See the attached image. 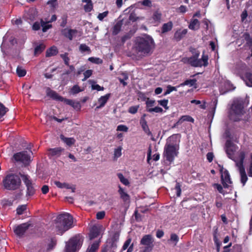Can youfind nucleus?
<instances>
[{
    "mask_svg": "<svg viewBox=\"0 0 252 252\" xmlns=\"http://www.w3.org/2000/svg\"><path fill=\"white\" fill-rule=\"evenodd\" d=\"M155 48L154 41L150 36L138 37L135 39L134 49L140 56L147 57L151 55Z\"/></svg>",
    "mask_w": 252,
    "mask_h": 252,
    "instance_id": "1",
    "label": "nucleus"
},
{
    "mask_svg": "<svg viewBox=\"0 0 252 252\" xmlns=\"http://www.w3.org/2000/svg\"><path fill=\"white\" fill-rule=\"evenodd\" d=\"M16 72L19 77H23L26 74V70L21 66L17 67Z\"/></svg>",
    "mask_w": 252,
    "mask_h": 252,
    "instance_id": "43",
    "label": "nucleus"
},
{
    "mask_svg": "<svg viewBox=\"0 0 252 252\" xmlns=\"http://www.w3.org/2000/svg\"><path fill=\"white\" fill-rule=\"evenodd\" d=\"M248 174L249 177H252V153L251 154L250 164L247 169Z\"/></svg>",
    "mask_w": 252,
    "mask_h": 252,
    "instance_id": "48",
    "label": "nucleus"
},
{
    "mask_svg": "<svg viewBox=\"0 0 252 252\" xmlns=\"http://www.w3.org/2000/svg\"><path fill=\"white\" fill-rule=\"evenodd\" d=\"M177 87H178V86L177 87H172L170 85H168L167 86V90H166V92L164 93V95H166L168 94H169L172 91H176L177 90Z\"/></svg>",
    "mask_w": 252,
    "mask_h": 252,
    "instance_id": "47",
    "label": "nucleus"
},
{
    "mask_svg": "<svg viewBox=\"0 0 252 252\" xmlns=\"http://www.w3.org/2000/svg\"><path fill=\"white\" fill-rule=\"evenodd\" d=\"M168 102V101L167 99H163L158 101V103L165 109H168V107H167Z\"/></svg>",
    "mask_w": 252,
    "mask_h": 252,
    "instance_id": "60",
    "label": "nucleus"
},
{
    "mask_svg": "<svg viewBox=\"0 0 252 252\" xmlns=\"http://www.w3.org/2000/svg\"><path fill=\"white\" fill-rule=\"evenodd\" d=\"M117 176L120 180L121 182L124 185L126 186H127L129 185V183L127 179L125 178L123 175L121 173H118Z\"/></svg>",
    "mask_w": 252,
    "mask_h": 252,
    "instance_id": "42",
    "label": "nucleus"
},
{
    "mask_svg": "<svg viewBox=\"0 0 252 252\" xmlns=\"http://www.w3.org/2000/svg\"><path fill=\"white\" fill-rule=\"evenodd\" d=\"M27 206L26 205H22L18 206L17 208V213L18 215H21L23 213L24 211L26 210Z\"/></svg>",
    "mask_w": 252,
    "mask_h": 252,
    "instance_id": "50",
    "label": "nucleus"
},
{
    "mask_svg": "<svg viewBox=\"0 0 252 252\" xmlns=\"http://www.w3.org/2000/svg\"><path fill=\"white\" fill-rule=\"evenodd\" d=\"M175 189L176 190V195L178 197H179L181 195V185L179 183H177L176 184V186L175 187Z\"/></svg>",
    "mask_w": 252,
    "mask_h": 252,
    "instance_id": "53",
    "label": "nucleus"
},
{
    "mask_svg": "<svg viewBox=\"0 0 252 252\" xmlns=\"http://www.w3.org/2000/svg\"><path fill=\"white\" fill-rule=\"evenodd\" d=\"M105 213L104 211L98 212L96 214V218L98 220L103 219L105 216Z\"/></svg>",
    "mask_w": 252,
    "mask_h": 252,
    "instance_id": "63",
    "label": "nucleus"
},
{
    "mask_svg": "<svg viewBox=\"0 0 252 252\" xmlns=\"http://www.w3.org/2000/svg\"><path fill=\"white\" fill-rule=\"evenodd\" d=\"M235 151V147L234 145L230 141H227L226 142L225 151L229 158H232V156Z\"/></svg>",
    "mask_w": 252,
    "mask_h": 252,
    "instance_id": "17",
    "label": "nucleus"
},
{
    "mask_svg": "<svg viewBox=\"0 0 252 252\" xmlns=\"http://www.w3.org/2000/svg\"><path fill=\"white\" fill-rule=\"evenodd\" d=\"M154 239L150 234L144 235L140 241V247L139 252H151L154 247Z\"/></svg>",
    "mask_w": 252,
    "mask_h": 252,
    "instance_id": "8",
    "label": "nucleus"
},
{
    "mask_svg": "<svg viewBox=\"0 0 252 252\" xmlns=\"http://www.w3.org/2000/svg\"><path fill=\"white\" fill-rule=\"evenodd\" d=\"M45 48V46L43 44H40L37 46L34 49V54L35 55L41 53Z\"/></svg>",
    "mask_w": 252,
    "mask_h": 252,
    "instance_id": "40",
    "label": "nucleus"
},
{
    "mask_svg": "<svg viewBox=\"0 0 252 252\" xmlns=\"http://www.w3.org/2000/svg\"><path fill=\"white\" fill-rule=\"evenodd\" d=\"M58 49L56 47L52 46L46 51V56L47 57L56 55L58 53Z\"/></svg>",
    "mask_w": 252,
    "mask_h": 252,
    "instance_id": "30",
    "label": "nucleus"
},
{
    "mask_svg": "<svg viewBox=\"0 0 252 252\" xmlns=\"http://www.w3.org/2000/svg\"><path fill=\"white\" fill-rule=\"evenodd\" d=\"M82 241L78 237L71 239L66 245V252H75L81 245Z\"/></svg>",
    "mask_w": 252,
    "mask_h": 252,
    "instance_id": "11",
    "label": "nucleus"
},
{
    "mask_svg": "<svg viewBox=\"0 0 252 252\" xmlns=\"http://www.w3.org/2000/svg\"><path fill=\"white\" fill-rule=\"evenodd\" d=\"M104 229L101 225H94L91 228L90 233V238L92 240L97 237Z\"/></svg>",
    "mask_w": 252,
    "mask_h": 252,
    "instance_id": "14",
    "label": "nucleus"
},
{
    "mask_svg": "<svg viewBox=\"0 0 252 252\" xmlns=\"http://www.w3.org/2000/svg\"><path fill=\"white\" fill-rule=\"evenodd\" d=\"M63 101L66 104L72 106L74 108H80V105L79 102H75L71 99L63 98Z\"/></svg>",
    "mask_w": 252,
    "mask_h": 252,
    "instance_id": "32",
    "label": "nucleus"
},
{
    "mask_svg": "<svg viewBox=\"0 0 252 252\" xmlns=\"http://www.w3.org/2000/svg\"><path fill=\"white\" fill-rule=\"evenodd\" d=\"M140 124L144 132L148 135H152V133L149 128L147 122L145 120V119L142 118L140 120Z\"/></svg>",
    "mask_w": 252,
    "mask_h": 252,
    "instance_id": "27",
    "label": "nucleus"
},
{
    "mask_svg": "<svg viewBox=\"0 0 252 252\" xmlns=\"http://www.w3.org/2000/svg\"><path fill=\"white\" fill-rule=\"evenodd\" d=\"M243 37L246 41L247 44L250 47H252V37L250 34L246 32L243 34Z\"/></svg>",
    "mask_w": 252,
    "mask_h": 252,
    "instance_id": "36",
    "label": "nucleus"
},
{
    "mask_svg": "<svg viewBox=\"0 0 252 252\" xmlns=\"http://www.w3.org/2000/svg\"><path fill=\"white\" fill-rule=\"evenodd\" d=\"M196 79H189L186 80L184 82L180 84L178 87H179L180 86H184L185 85H189L190 86H194L196 84Z\"/></svg>",
    "mask_w": 252,
    "mask_h": 252,
    "instance_id": "35",
    "label": "nucleus"
},
{
    "mask_svg": "<svg viewBox=\"0 0 252 252\" xmlns=\"http://www.w3.org/2000/svg\"><path fill=\"white\" fill-rule=\"evenodd\" d=\"M119 239V234L118 232H115L113 234L112 238L109 240V243L110 244L111 247L115 249L117 247V243Z\"/></svg>",
    "mask_w": 252,
    "mask_h": 252,
    "instance_id": "21",
    "label": "nucleus"
},
{
    "mask_svg": "<svg viewBox=\"0 0 252 252\" xmlns=\"http://www.w3.org/2000/svg\"><path fill=\"white\" fill-rule=\"evenodd\" d=\"M220 172H221V179L222 183L224 188H227L228 184L232 183L229 173L226 170L222 172V169L220 170Z\"/></svg>",
    "mask_w": 252,
    "mask_h": 252,
    "instance_id": "15",
    "label": "nucleus"
},
{
    "mask_svg": "<svg viewBox=\"0 0 252 252\" xmlns=\"http://www.w3.org/2000/svg\"><path fill=\"white\" fill-rule=\"evenodd\" d=\"M245 158V154L244 152H241L239 157L234 161L235 166L239 171L240 176V181L244 186L248 181V176L246 172L245 168L244 165V161Z\"/></svg>",
    "mask_w": 252,
    "mask_h": 252,
    "instance_id": "5",
    "label": "nucleus"
},
{
    "mask_svg": "<svg viewBox=\"0 0 252 252\" xmlns=\"http://www.w3.org/2000/svg\"><path fill=\"white\" fill-rule=\"evenodd\" d=\"M214 186L217 188V189H218L220 193H223V189L222 186L218 184H215L214 185Z\"/></svg>",
    "mask_w": 252,
    "mask_h": 252,
    "instance_id": "64",
    "label": "nucleus"
},
{
    "mask_svg": "<svg viewBox=\"0 0 252 252\" xmlns=\"http://www.w3.org/2000/svg\"><path fill=\"white\" fill-rule=\"evenodd\" d=\"M46 95L53 99L63 101V97L59 95L55 91L52 90L50 88L46 89Z\"/></svg>",
    "mask_w": 252,
    "mask_h": 252,
    "instance_id": "16",
    "label": "nucleus"
},
{
    "mask_svg": "<svg viewBox=\"0 0 252 252\" xmlns=\"http://www.w3.org/2000/svg\"><path fill=\"white\" fill-rule=\"evenodd\" d=\"M99 246L98 242H95L93 243L90 247H89L86 252H95L98 249Z\"/></svg>",
    "mask_w": 252,
    "mask_h": 252,
    "instance_id": "38",
    "label": "nucleus"
},
{
    "mask_svg": "<svg viewBox=\"0 0 252 252\" xmlns=\"http://www.w3.org/2000/svg\"><path fill=\"white\" fill-rule=\"evenodd\" d=\"M21 183L19 177L13 174L7 175L3 180V186L8 190H15L18 189Z\"/></svg>",
    "mask_w": 252,
    "mask_h": 252,
    "instance_id": "6",
    "label": "nucleus"
},
{
    "mask_svg": "<svg viewBox=\"0 0 252 252\" xmlns=\"http://www.w3.org/2000/svg\"><path fill=\"white\" fill-rule=\"evenodd\" d=\"M188 121L193 122L194 120L192 118L189 116H183L180 119L179 121Z\"/></svg>",
    "mask_w": 252,
    "mask_h": 252,
    "instance_id": "54",
    "label": "nucleus"
},
{
    "mask_svg": "<svg viewBox=\"0 0 252 252\" xmlns=\"http://www.w3.org/2000/svg\"><path fill=\"white\" fill-rule=\"evenodd\" d=\"M82 91V90L77 85H75L70 89L69 93L72 94H78Z\"/></svg>",
    "mask_w": 252,
    "mask_h": 252,
    "instance_id": "41",
    "label": "nucleus"
},
{
    "mask_svg": "<svg viewBox=\"0 0 252 252\" xmlns=\"http://www.w3.org/2000/svg\"><path fill=\"white\" fill-rule=\"evenodd\" d=\"M110 96V94H107L104 96H101L98 100V102L99 105L96 107V109H100L103 107L107 102Z\"/></svg>",
    "mask_w": 252,
    "mask_h": 252,
    "instance_id": "20",
    "label": "nucleus"
},
{
    "mask_svg": "<svg viewBox=\"0 0 252 252\" xmlns=\"http://www.w3.org/2000/svg\"><path fill=\"white\" fill-rule=\"evenodd\" d=\"M73 217L68 213L62 214L55 220L54 227L59 234H63L72 227Z\"/></svg>",
    "mask_w": 252,
    "mask_h": 252,
    "instance_id": "3",
    "label": "nucleus"
},
{
    "mask_svg": "<svg viewBox=\"0 0 252 252\" xmlns=\"http://www.w3.org/2000/svg\"><path fill=\"white\" fill-rule=\"evenodd\" d=\"M49 22H44L42 20H41V26L42 28L43 32H46L48 29L52 27V25L51 24H49Z\"/></svg>",
    "mask_w": 252,
    "mask_h": 252,
    "instance_id": "37",
    "label": "nucleus"
},
{
    "mask_svg": "<svg viewBox=\"0 0 252 252\" xmlns=\"http://www.w3.org/2000/svg\"><path fill=\"white\" fill-rule=\"evenodd\" d=\"M155 102V100H149V99H148V100L146 102V105H147V109L148 108H151V107H152L154 106V103Z\"/></svg>",
    "mask_w": 252,
    "mask_h": 252,
    "instance_id": "62",
    "label": "nucleus"
},
{
    "mask_svg": "<svg viewBox=\"0 0 252 252\" xmlns=\"http://www.w3.org/2000/svg\"><path fill=\"white\" fill-rule=\"evenodd\" d=\"M93 71L91 69L86 70L84 73V78L82 79L83 81L86 80L89 77H90L92 74Z\"/></svg>",
    "mask_w": 252,
    "mask_h": 252,
    "instance_id": "52",
    "label": "nucleus"
},
{
    "mask_svg": "<svg viewBox=\"0 0 252 252\" xmlns=\"http://www.w3.org/2000/svg\"><path fill=\"white\" fill-rule=\"evenodd\" d=\"M7 111L8 109L0 102V118L3 116Z\"/></svg>",
    "mask_w": 252,
    "mask_h": 252,
    "instance_id": "45",
    "label": "nucleus"
},
{
    "mask_svg": "<svg viewBox=\"0 0 252 252\" xmlns=\"http://www.w3.org/2000/svg\"><path fill=\"white\" fill-rule=\"evenodd\" d=\"M54 183L59 188L70 189H71L72 192H74L75 191V187H70L69 184H68L66 183H61L58 181H54Z\"/></svg>",
    "mask_w": 252,
    "mask_h": 252,
    "instance_id": "22",
    "label": "nucleus"
},
{
    "mask_svg": "<svg viewBox=\"0 0 252 252\" xmlns=\"http://www.w3.org/2000/svg\"><path fill=\"white\" fill-rule=\"evenodd\" d=\"M23 182L26 187V196L28 198L33 196L36 191L34 185L32 183L30 177L27 175H21Z\"/></svg>",
    "mask_w": 252,
    "mask_h": 252,
    "instance_id": "10",
    "label": "nucleus"
},
{
    "mask_svg": "<svg viewBox=\"0 0 252 252\" xmlns=\"http://www.w3.org/2000/svg\"><path fill=\"white\" fill-rule=\"evenodd\" d=\"M172 27L173 24L171 22L164 24L161 28L162 33H165L171 31Z\"/></svg>",
    "mask_w": 252,
    "mask_h": 252,
    "instance_id": "33",
    "label": "nucleus"
},
{
    "mask_svg": "<svg viewBox=\"0 0 252 252\" xmlns=\"http://www.w3.org/2000/svg\"><path fill=\"white\" fill-rule=\"evenodd\" d=\"M179 240V238L178 236L175 233H172L170 235V239L168 240V242L173 244V246H175L177 245Z\"/></svg>",
    "mask_w": 252,
    "mask_h": 252,
    "instance_id": "29",
    "label": "nucleus"
},
{
    "mask_svg": "<svg viewBox=\"0 0 252 252\" xmlns=\"http://www.w3.org/2000/svg\"><path fill=\"white\" fill-rule=\"evenodd\" d=\"M88 60L96 64H101L102 63V60L99 58L90 57L88 59Z\"/></svg>",
    "mask_w": 252,
    "mask_h": 252,
    "instance_id": "46",
    "label": "nucleus"
},
{
    "mask_svg": "<svg viewBox=\"0 0 252 252\" xmlns=\"http://www.w3.org/2000/svg\"><path fill=\"white\" fill-rule=\"evenodd\" d=\"M244 114L243 106L242 104L234 101L232 104L229 111V117L230 119L233 121H238L241 120Z\"/></svg>",
    "mask_w": 252,
    "mask_h": 252,
    "instance_id": "7",
    "label": "nucleus"
},
{
    "mask_svg": "<svg viewBox=\"0 0 252 252\" xmlns=\"http://www.w3.org/2000/svg\"><path fill=\"white\" fill-rule=\"evenodd\" d=\"M47 4L50 5L53 8L56 7L58 5L57 0H50L47 2Z\"/></svg>",
    "mask_w": 252,
    "mask_h": 252,
    "instance_id": "58",
    "label": "nucleus"
},
{
    "mask_svg": "<svg viewBox=\"0 0 252 252\" xmlns=\"http://www.w3.org/2000/svg\"><path fill=\"white\" fill-rule=\"evenodd\" d=\"M187 32V29L178 30L175 32L174 37L177 41H179L185 36Z\"/></svg>",
    "mask_w": 252,
    "mask_h": 252,
    "instance_id": "23",
    "label": "nucleus"
},
{
    "mask_svg": "<svg viewBox=\"0 0 252 252\" xmlns=\"http://www.w3.org/2000/svg\"><path fill=\"white\" fill-rule=\"evenodd\" d=\"M138 108V105L132 106L129 108L128 111L131 114H135L137 112Z\"/></svg>",
    "mask_w": 252,
    "mask_h": 252,
    "instance_id": "55",
    "label": "nucleus"
},
{
    "mask_svg": "<svg viewBox=\"0 0 252 252\" xmlns=\"http://www.w3.org/2000/svg\"><path fill=\"white\" fill-rule=\"evenodd\" d=\"M82 1L87 3L84 6L85 11L86 12H90L93 7L92 0H82Z\"/></svg>",
    "mask_w": 252,
    "mask_h": 252,
    "instance_id": "34",
    "label": "nucleus"
},
{
    "mask_svg": "<svg viewBox=\"0 0 252 252\" xmlns=\"http://www.w3.org/2000/svg\"><path fill=\"white\" fill-rule=\"evenodd\" d=\"M56 245V240L51 239L50 242L47 245L43 246L38 252H49L52 250Z\"/></svg>",
    "mask_w": 252,
    "mask_h": 252,
    "instance_id": "18",
    "label": "nucleus"
},
{
    "mask_svg": "<svg viewBox=\"0 0 252 252\" xmlns=\"http://www.w3.org/2000/svg\"><path fill=\"white\" fill-rule=\"evenodd\" d=\"M79 49L82 52H85V51H90V49L89 47L87 46L85 44H82L80 45Z\"/></svg>",
    "mask_w": 252,
    "mask_h": 252,
    "instance_id": "57",
    "label": "nucleus"
},
{
    "mask_svg": "<svg viewBox=\"0 0 252 252\" xmlns=\"http://www.w3.org/2000/svg\"><path fill=\"white\" fill-rule=\"evenodd\" d=\"M138 3L148 7H151L152 6V1L150 0H144L142 1H139Z\"/></svg>",
    "mask_w": 252,
    "mask_h": 252,
    "instance_id": "51",
    "label": "nucleus"
},
{
    "mask_svg": "<svg viewBox=\"0 0 252 252\" xmlns=\"http://www.w3.org/2000/svg\"><path fill=\"white\" fill-rule=\"evenodd\" d=\"M178 150L179 145L177 136L172 135L167 139L163 155L166 159L171 163L174 161L175 157L177 156Z\"/></svg>",
    "mask_w": 252,
    "mask_h": 252,
    "instance_id": "2",
    "label": "nucleus"
},
{
    "mask_svg": "<svg viewBox=\"0 0 252 252\" xmlns=\"http://www.w3.org/2000/svg\"><path fill=\"white\" fill-rule=\"evenodd\" d=\"M118 193L120 195L121 199L124 202V203L120 207V212L123 215H125L129 207L130 202V196L120 186L119 187Z\"/></svg>",
    "mask_w": 252,
    "mask_h": 252,
    "instance_id": "9",
    "label": "nucleus"
},
{
    "mask_svg": "<svg viewBox=\"0 0 252 252\" xmlns=\"http://www.w3.org/2000/svg\"><path fill=\"white\" fill-rule=\"evenodd\" d=\"M60 138L64 143H65L68 146H72L75 143L76 141L75 139L74 138L65 137L64 135L62 134L60 135Z\"/></svg>",
    "mask_w": 252,
    "mask_h": 252,
    "instance_id": "25",
    "label": "nucleus"
},
{
    "mask_svg": "<svg viewBox=\"0 0 252 252\" xmlns=\"http://www.w3.org/2000/svg\"><path fill=\"white\" fill-rule=\"evenodd\" d=\"M117 130L126 132L128 130V127L125 125H119L117 126Z\"/></svg>",
    "mask_w": 252,
    "mask_h": 252,
    "instance_id": "59",
    "label": "nucleus"
},
{
    "mask_svg": "<svg viewBox=\"0 0 252 252\" xmlns=\"http://www.w3.org/2000/svg\"><path fill=\"white\" fill-rule=\"evenodd\" d=\"M68 54L67 53H65L64 54H61L60 57L63 60L64 63L66 65H69V62L70 61V59L68 56Z\"/></svg>",
    "mask_w": 252,
    "mask_h": 252,
    "instance_id": "44",
    "label": "nucleus"
},
{
    "mask_svg": "<svg viewBox=\"0 0 252 252\" xmlns=\"http://www.w3.org/2000/svg\"><path fill=\"white\" fill-rule=\"evenodd\" d=\"M243 80L245 82L247 86L252 87V74L251 73H246L243 77Z\"/></svg>",
    "mask_w": 252,
    "mask_h": 252,
    "instance_id": "28",
    "label": "nucleus"
},
{
    "mask_svg": "<svg viewBox=\"0 0 252 252\" xmlns=\"http://www.w3.org/2000/svg\"><path fill=\"white\" fill-rule=\"evenodd\" d=\"M31 226V223L29 222L24 223L15 226L14 229L15 233L18 236H22L27 229Z\"/></svg>",
    "mask_w": 252,
    "mask_h": 252,
    "instance_id": "13",
    "label": "nucleus"
},
{
    "mask_svg": "<svg viewBox=\"0 0 252 252\" xmlns=\"http://www.w3.org/2000/svg\"><path fill=\"white\" fill-rule=\"evenodd\" d=\"M63 34L66 37L72 40L74 37H75L77 33V31L76 30L72 29H65L62 31Z\"/></svg>",
    "mask_w": 252,
    "mask_h": 252,
    "instance_id": "19",
    "label": "nucleus"
},
{
    "mask_svg": "<svg viewBox=\"0 0 252 252\" xmlns=\"http://www.w3.org/2000/svg\"><path fill=\"white\" fill-rule=\"evenodd\" d=\"M122 26L121 21L118 22L113 27L112 34L113 35H117L121 31Z\"/></svg>",
    "mask_w": 252,
    "mask_h": 252,
    "instance_id": "31",
    "label": "nucleus"
},
{
    "mask_svg": "<svg viewBox=\"0 0 252 252\" xmlns=\"http://www.w3.org/2000/svg\"><path fill=\"white\" fill-rule=\"evenodd\" d=\"M147 111L150 113L152 112H156V113H160L163 111V109L158 106L155 107V108H148Z\"/></svg>",
    "mask_w": 252,
    "mask_h": 252,
    "instance_id": "49",
    "label": "nucleus"
},
{
    "mask_svg": "<svg viewBox=\"0 0 252 252\" xmlns=\"http://www.w3.org/2000/svg\"><path fill=\"white\" fill-rule=\"evenodd\" d=\"M13 158L17 161H21L25 164H28L31 161V157L27 151L17 153L14 155Z\"/></svg>",
    "mask_w": 252,
    "mask_h": 252,
    "instance_id": "12",
    "label": "nucleus"
},
{
    "mask_svg": "<svg viewBox=\"0 0 252 252\" xmlns=\"http://www.w3.org/2000/svg\"><path fill=\"white\" fill-rule=\"evenodd\" d=\"M161 16L160 13L158 12H155L153 14V18L155 21H158L160 20Z\"/></svg>",
    "mask_w": 252,
    "mask_h": 252,
    "instance_id": "61",
    "label": "nucleus"
},
{
    "mask_svg": "<svg viewBox=\"0 0 252 252\" xmlns=\"http://www.w3.org/2000/svg\"><path fill=\"white\" fill-rule=\"evenodd\" d=\"M192 56L190 57H185L183 58L181 61L186 64H190L191 66L193 67H201L202 66H207L208 56L205 55L204 53H203L201 58L198 59L200 55V52L198 51L193 49L191 51Z\"/></svg>",
    "mask_w": 252,
    "mask_h": 252,
    "instance_id": "4",
    "label": "nucleus"
},
{
    "mask_svg": "<svg viewBox=\"0 0 252 252\" xmlns=\"http://www.w3.org/2000/svg\"><path fill=\"white\" fill-rule=\"evenodd\" d=\"M64 151V149L61 147H58L49 150V154L52 156L59 157L62 152Z\"/></svg>",
    "mask_w": 252,
    "mask_h": 252,
    "instance_id": "24",
    "label": "nucleus"
},
{
    "mask_svg": "<svg viewBox=\"0 0 252 252\" xmlns=\"http://www.w3.org/2000/svg\"><path fill=\"white\" fill-rule=\"evenodd\" d=\"M108 14V11H104L102 13H99L97 16V18L100 21H102L104 18L107 16Z\"/></svg>",
    "mask_w": 252,
    "mask_h": 252,
    "instance_id": "56",
    "label": "nucleus"
},
{
    "mask_svg": "<svg viewBox=\"0 0 252 252\" xmlns=\"http://www.w3.org/2000/svg\"><path fill=\"white\" fill-rule=\"evenodd\" d=\"M122 148L121 146L118 147L115 149L114 151V159L116 160L118 158L122 155Z\"/></svg>",
    "mask_w": 252,
    "mask_h": 252,
    "instance_id": "39",
    "label": "nucleus"
},
{
    "mask_svg": "<svg viewBox=\"0 0 252 252\" xmlns=\"http://www.w3.org/2000/svg\"><path fill=\"white\" fill-rule=\"evenodd\" d=\"M200 27L199 21L196 19H192L190 21V23L189 26V28L192 30H197L199 29Z\"/></svg>",
    "mask_w": 252,
    "mask_h": 252,
    "instance_id": "26",
    "label": "nucleus"
}]
</instances>
